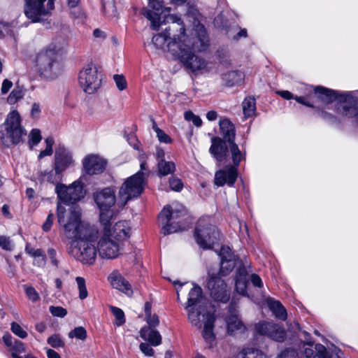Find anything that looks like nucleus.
<instances>
[{
	"instance_id": "nucleus-14",
	"label": "nucleus",
	"mask_w": 358,
	"mask_h": 358,
	"mask_svg": "<svg viewBox=\"0 0 358 358\" xmlns=\"http://www.w3.org/2000/svg\"><path fill=\"white\" fill-rule=\"evenodd\" d=\"M207 287L210 295L215 301L227 303L230 299V291L227 285L220 276L208 272Z\"/></svg>"
},
{
	"instance_id": "nucleus-6",
	"label": "nucleus",
	"mask_w": 358,
	"mask_h": 358,
	"mask_svg": "<svg viewBox=\"0 0 358 358\" xmlns=\"http://www.w3.org/2000/svg\"><path fill=\"white\" fill-rule=\"evenodd\" d=\"M97 231L91 234L90 238H85L80 241H70L67 248L68 254L76 260L86 264H93L96 257L94 243L97 238Z\"/></svg>"
},
{
	"instance_id": "nucleus-62",
	"label": "nucleus",
	"mask_w": 358,
	"mask_h": 358,
	"mask_svg": "<svg viewBox=\"0 0 358 358\" xmlns=\"http://www.w3.org/2000/svg\"><path fill=\"white\" fill-rule=\"evenodd\" d=\"M251 282L252 285L257 287H262L263 286V282L260 277L257 274H252L251 275Z\"/></svg>"
},
{
	"instance_id": "nucleus-46",
	"label": "nucleus",
	"mask_w": 358,
	"mask_h": 358,
	"mask_svg": "<svg viewBox=\"0 0 358 358\" xmlns=\"http://www.w3.org/2000/svg\"><path fill=\"white\" fill-rule=\"evenodd\" d=\"M48 343L54 348H62L64 343L57 334H54L50 336L47 340Z\"/></svg>"
},
{
	"instance_id": "nucleus-44",
	"label": "nucleus",
	"mask_w": 358,
	"mask_h": 358,
	"mask_svg": "<svg viewBox=\"0 0 358 358\" xmlns=\"http://www.w3.org/2000/svg\"><path fill=\"white\" fill-rule=\"evenodd\" d=\"M103 11L108 16H113L115 13V8L113 0H104L102 2Z\"/></svg>"
},
{
	"instance_id": "nucleus-34",
	"label": "nucleus",
	"mask_w": 358,
	"mask_h": 358,
	"mask_svg": "<svg viewBox=\"0 0 358 358\" xmlns=\"http://www.w3.org/2000/svg\"><path fill=\"white\" fill-rule=\"evenodd\" d=\"M243 73L238 71H229L222 76V80L224 85L232 87L239 85L243 82Z\"/></svg>"
},
{
	"instance_id": "nucleus-31",
	"label": "nucleus",
	"mask_w": 358,
	"mask_h": 358,
	"mask_svg": "<svg viewBox=\"0 0 358 358\" xmlns=\"http://www.w3.org/2000/svg\"><path fill=\"white\" fill-rule=\"evenodd\" d=\"M314 91L318 99L326 103H331L338 99L337 93L334 90L317 86L315 87Z\"/></svg>"
},
{
	"instance_id": "nucleus-12",
	"label": "nucleus",
	"mask_w": 358,
	"mask_h": 358,
	"mask_svg": "<svg viewBox=\"0 0 358 358\" xmlns=\"http://www.w3.org/2000/svg\"><path fill=\"white\" fill-rule=\"evenodd\" d=\"M55 192L59 199L57 205L61 206L62 203L69 206L84 197L83 188L79 181H75L69 186L57 183Z\"/></svg>"
},
{
	"instance_id": "nucleus-39",
	"label": "nucleus",
	"mask_w": 358,
	"mask_h": 358,
	"mask_svg": "<svg viewBox=\"0 0 358 358\" xmlns=\"http://www.w3.org/2000/svg\"><path fill=\"white\" fill-rule=\"evenodd\" d=\"M61 173L62 172H57V171L55 169V171L52 170L50 171L42 172L40 175V177L43 181H47L48 182L55 184L61 180Z\"/></svg>"
},
{
	"instance_id": "nucleus-50",
	"label": "nucleus",
	"mask_w": 358,
	"mask_h": 358,
	"mask_svg": "<svg viewBox=\"0 0 358 358\" xmlns=\"http://www.w3.org/2000/svg\"><path fill=\"white\" fill-rule=\"evenodd\" d=\"M68 1V6L71 9H77L78 10V15H76L74 11H71V14L74 16L76 18H80L83 16V13L81 10V9L78 6L80 0H67Z\"/></svg>"
},
{
	"instance_id": "nucleus-36",
	"label": "nucleus",
	"mask_w": 358,
	"mask_h": 358,
	"mask_svg": "<svg viewBox=\"0 0 358 358\" xmlns=\"http://www.w3.org/2000/svg\"><path fill=\"white\" fill-rule=\"evenodd\" d=\"M157 168L159 176H165L175 171L176 165L173 162H167L164 159H161L158 161Z\"/></svg>"
},
{
	"instance_id": "nucleus-23",
	"label": "nucleus",
	"mask_w": 358,
	"mask_h": 358,
	"mask_svg": "<svg viewBox=\"0 0 358 358\" xmlns=\"http://www.w3.org/2000/svg\"><path fill=\"white\" fill-rule=\"evenodd\" d=\"M236 308V303L234 302H231L229 306L230 315L227 320V323L228 333L231 334H234L236 331L241 332L245 329V325L238 317Z\"/></svg>"
},
{
	"instance_id": "nucleus-24",
	"label": "nucleus",
	"mask_w": 358,
	"mask_h": 358,
	"mask_svg": "<svg viewBox=\"0 0 358 358\" xmlns=\"http://www.w3.org/2000/svg\"><path fill=\"white\" fill-rule=\"evenodd\" d=\"M108 280L113 288L120 290L128 296L133 295L131 284L120 273L113 271L108 276Z\"/></svg>"
},
{
	"instance_id": "nucleus-33",
	"label": "nucleus",
	"mask_w": 358,
	"mask_h": 358,
	"mask_svg": "<svg viewBox=\"0 0 358 358\" xmlns=\"http://www.w3.org/2000/svg\"><path fill=\"white\" fill-rule=\"evenodd\" d=\"M266 302L268 308L273 312L275 317L281 320H285L287 319V311L280 301L268 298Z\"/></svg>"
},
{
	"instance_id": "nucleus-27",
	"label": "nucleus",
	"mask_w": 358,
	"mask_h": 358,
	"mask_svg": "<svg viewBox=\"0 0 358 358\" xmlns=\"http://www.w3.org/2000/svg\"><path fill=\"white\" fill-rule=\"evenodd\" d=\"M110 229L112 231L111 238L119 243L130 236L131 225L127 221H119L113 227L110 226Z\"/></svg>"
},
{
	"instance_id": "nucleus-49",
	"label": "nucleus",
	"mask_w": 358,
	"mask_h": 358,
	"mask_svg": "<svg viewBox=\"0 0 358 358\" xmlns=\"http://www.w3.org/2000/svg\"><path fill=\"white\" fill-rule=\"evenodd\" d=\"M29 143L33 146L37 145L41 141V135L39 129H34L29 136Z\"/></svg>"
},
{
	"instance_id": "nucleus-64",
	"label": "nucleus",
	"mask_w": 358,
	"mask_h": 358,
	"mask_svg": "<svg viewBox=\"0 0 358 358\" xmlns=\"http://www.w3.org/2000/svg\"><path fill=\"white\" fill-rule=\"evenodd\" d=\"M278 358H296V352L292 350H286L280 355Z\"/></svg>"
},
{
	"instance_id": "nucleus-35",
	"label": "nucleus",
	"mask_w": 358,
	"mask_h": 358,
	"mask_svg": "<svg viewBox=\"0 0 358 358\" xmlns=\"http://www.w3.org/2000/svg\"><path fill=\"white\" fill-rule=\"evenodd\" d=\"M229 150L231 155V159L233 161L232 166H235L238 169L241 160L245 159V152H241L235 142H232L228 144Z\"/></svg>"
},
{
	"instance_id": "nucleus-38",
	"label": "nucleus",
	"mask_w": 358,
	"mask_h": 358,
	"mask_svg": "<svg viewBox=\"0 0 358 358\" xmlns=\"http://www.w3.org/2000/svg\"><path fill=\"white\" fill-rule=\"evenodd\" d=\"M248 280L245 273H239L236 278V290L241 295H247Z\"/></svg>"
},
{
	"instance_id": "nucleus-45",
	"label": "nucleus",
	"mask_w": 358,
	"mask_h": 358,
	"mask_svg": "<svg viewBox=\"0 0 358 358\" xmlns=\"http://www.w3.org/2000/svg\"><path fill=\"white\" fill-rule=\"evenodd\" d=\"M10 326L12 332L19 338H25L27 336V331L18 323L13 322Z\"/></svg>"
},
{
	"instance_id": "nucleus-1",
	"label": "nucleus",
	"mask_w": 358,
	"mask_h": 358,
	"mask_svg": "<svg viewBox=\"0 0 358 358\" xmlns=\"http://www.w3.org/2000/svg\"><path fill=\"white\" fill-rule=\"evenodd\" d=\"M168 20L171 22L164 31L153 36L152 43L154 46L170 52L192 72L204 69L206 62L195 55L196 52L205 51L209 45L204 26L199 22L194 25L193 36L189 38L186 35L185 25L179 17L171 15Z\"/></svg>"
},
{
	"instance_id": "nucleus-21",
	"label": "nucleus",
	"mask_w": 358,
	"mask_h": 358,
	"mask_svg": "<svg viewBox=\"0 0 358 358\" xmlns=\"http://www.w3.org/2000/svg\"><path fill=\"white\" fill-rule=\"evenodd\" d=\"M73 162L70 152L64 146L59 145L55 153V167L57 172H63Z\"/></svg>"
},
{
	"instance_id": "nucleus-5",
	"label": "nucleus",
	"mask_w": 358,
	"mask_h": 358,
	"mask_svg": "<svg viewBox=\"0 0 358 358\" xmlns=\"http://www.w3.org/2000/svg\"><path fill=\"white\" fill-rule=\"evenodd\" d=\"M208 303L203 296L200 287L194 285L189 292L187 302L185 308L187 310V317L190 323L199 328H201V315L210 313L208 310Z\"/></svg>"
},
{
	"instance_id": "nucleus-18",
	"label": "nucleus",
	"mask_w": 358,
	"mask_h": 358,
	"mask_svg": "<svg viewBox=\"0 0 358 358\" xmlns=\"http://www.w3.org/2000/svg\"><path fill=\"white\" fill-rule=\"evenodd\" d=\"M337 111L339 114L354 117L358 116V99L351 96H346L343 100L340 99L336 104Z\"/></svg>"
},
{
	"instance_id": "nucleus-19",
	"label": "nucleus",
	"mask_w": 358,
	"mask_h": 358,
	"mask_svg": "<svg viewBox=\"0 0 358 358\" xmlns=\"http://www.w3.org/2000/svg\"><path fill=\"white\" fill-rule=\"evenodd\" d=\"M219 255L221 258V262L220 270L217 275H227L234 268L238 259L231 252L229 247H222Z\"/></svg>"
},
{
	"instance_id": "nucleus-60",
	"label": "nucleus",
	"mask_w": 358,
	"mask_h": 358,
	"mask_svg": "<svg viewBox=\"0 0 358 358\" xmlns=\"http://www.w3.org/2000/svg\"><path fill=\"white\" fill-rule=\"evenodd\" d=\"M41 106L38 103H33L31 110V115L33 118H38L41 113Z\"/></svg>"
},
{
	"instance_id": "nucleus-51",
	"label": "nucleus",
	"mask_w": 358,
	"mask_h": 358,
	"mask_svg": "<svg viewBox=\"0 0 358 358\" xmlns=\"http://www.w3.org/2000/svg\"><path fill=\"white\" fill-rule=\"evenodd\" d=\"M0 248L6 251L13 250V244L9 237L0 236Z\"/></svg>"
},
{
	"instance_id": "nucleus-59",
	"label": "nucleus",
	"mask_w": 358,
	"mask_h": 358,
	"mask_svg": "<svg viewBox=\"0 0 358 358\" xmlns=\"http://www.w3.org/2000/svg\"><path fill=\"white\" fill-rule=\"evenodd\" d=\"M48 255L52 264L56 267H59V261L57 259V252L53 248L48 249Z\"/></svg>"
},
{
	"instance_id": "nucleus-42",
	"label": "nucleus",
	"mask_w": 358,
	"mask_h": 358,
	"mask_svg": "<svg viewBox=\"0 0 358 358\" xmlns=\"http://www.w3.org/2000/svg\"><path fill=\"white\" fill-rule=\"evenodd\" d=\"M76 281L79 290V298L81 300L86 299L88 296V292L86 287L85 280L83 277H76Z\"/></svg>"
},
{
	"instance_id": "nucleus-22",
	"label": "nucleus",
	"mask_w": 358,
	"mask_h": 358,
	"mask_svg": "<svg viewBox=\"0 0 358 358\" xmlns=\"http://www.w3.org/2000/svg\"><path fill=\"white\" fill-rule=\"evenodd\" d=\"M106 166V162L97 155H92L86 157L83 161L85 173L89 175L102 173Z\"/></svg>"
},
{
	"instance_id": "nucleus-52",
	"label": "nucleus",
	"mask_w": 358,
	"mask_h": 358,
	"mask_svg": "<svg viewBox=\"0 0 358 358\" xmlns=\"http://www.w3.org/2000/svg\"><path fill=\"white\" fill-rule=\"evenodd\" d=\"M24 291L28 298L35 302L39 299V295L33 287L24 285Z\"/></svg>"
},
{
	"instance_id": "nucleus-2",
	"label": "nucleus",
	"mask_w": 358,
	"mask_h": 358,
	"mask_svg": "<svg viewBox=\"0 0 358 358\" xmlns=\"http://www.w3.org/2000/svg\"><path fill=\"white\" fill-rule=\"evenodd\" d=\"M57 222L64 235L71 241L90 238L91 234L97 231L90 225L82 222L80 209L77 206H69L66 209L59 203L57 205Z\"/></svg>"
},
{
	"instance_id": "nucleus-47",
	"label": "nucleus",
	"mask_w": 358,
	"mask_h": 358,
	"mask_svg": "<svg viewBox=\"0 0 358 358\" xmlns=\"http://www.w3.org/2000/svg\"><path fill=\"white\" fill-rule=\"evenodd\" d=\"M113 80L119 90L122 91L127 88V83L123 75L115 74L113 76Z\"/></svg>"
},
{
	"instance_id": "nucleus-40",
	"label": "nucleus",
	"mask_w": 358,
	"mask_h": 358,
	"mask_svg": "<svg viewBox=\"0 0 358 358\" xmlns=\"http://www.w3.org/2000/svg\"><path fill=\"white\" fill-rule=\"evenodd\" d=\"M239 358H266L263 352L257 349L246 348L239 354Z\"/></svg>"
},
{
	"instance_id": "nucleus-9",
	"label": "nucleus",
	"mask_w": 358,
	"mask_h": 358,
	"mask_svg": "<svg viewBox=\"0 0 358 358\" xmlns=\"http://www.w3.org/2000/svg\"><path fill=\"white\" fill-rule=\"evenodd\" d=\"M144 184V173L141 171L129 178L120 189L118 205L123 207L129 200L139 196L143 191Z\"/></svg>"
},
{
	"instance_id": "nucleus-48",
	"label": "nucleus",
	"mask_w": 358,
	"mask_h": 358,
	"mask_svg": "<svg viewBox=\"0 0 358 358\" xmlns=\"http://www.w3.org/2000/svg\"><path fill=\"white\" fill-rule=\"evenodd\" d=\"M23 96V92L20 89H14L8 97V102L10 104L15 103Z\"/></svg>"
},
{
	"instance_id": "nucleus-13",
	"label": "nucleus",
	"mask_w": 358,
	"mask_h": 358,
	"mask_svg": "<svg viewBox=\"0 0 358 358\" xmlns=\"http://www.w3.org/2000/svg\"><path fill=\"white\" fill-rule=\"evenodd\" d=\"M101 226L103 227V235L99 239L97 246L99 255L103 258H115L119 255L120 243L111 238L110 224Z\"/></svg>"
},
{
	"instance_id": "nucleus-63",
	"label": "nucleus",
	"mask_w": 358,
	"mask_h": 358,
	"mask_svg": "<svg viewBox=\"0 0 358 358\" xmlns=\"http://www.w3.org/2000/svg\"><path fill=\"white\" fill-rule=\"evenodd\" d=\"M12 86H13V83L11 81H10L7 79L4 80L2 83V86H1V93L3 94H6L9 91V90L11 88Z\"/></svg>"
},
{
	"instance_id": "nucleus-43",
	"label": "nucleus",
	"mask_w": 358,
	"mask_h": 358,
	"mask_svg": "<svg viewBox=\"0 0 358 358\" xmlns=\"http://www.w3.org/2000/svg\"><path fill=\"white\" fill-rule=\"evenodd\" d=\"M70 338H76L80 340H85L87 337V331L83 327H76L69 333Z\"/></svg>"
},
{
	"instance_id": "nucleus-30",
	"label": "nucleus",
	"mask_w": 358,
	"mask_h": 358,
	"mask_svg": "<svg viewBox=\"0 0 358 358\" xmlns=\"http://www.w3.org/2000/svg\"><path fill=\"white\" fill-rule=\"evenodd\" d=\"M141 337L148 341L152 345L157 346L162 343V336L159 331L150 327H144L140 331Z\"/></svg>"
},
{
	"instance_id": "nucleus-53",
	"label": "nucleus",
	"mask_w": 358,
	"mask_h": 358,
	"mask_svg": "<svg viewBox=\"0 0 358 358\" xmlns=\"http://www.w3.org/2000/svg\"><path fill=\"white\" fill-rule=\"evenodd\" d=\"M185 118L188 121H192L196 127H200L202 124L201 118L194 115L192 111H187L185 113Z\"/></svg>"
},
{
	"instance_id": "nucleus-10",
	"label": "nucleus",
	"mask_w": 358,
	"mask_h": 358,
	"mask_svg": "<svg viewBox=\"0 0 358 358\" xmlns=\"http://www.w3.org/2000/svg\"><path fill=\"white\" fill-rule=\"evenodd\" d=\"M78 80L83 91L91 94L96 92L101 86V75L99 73L97 66L90 64L80 71Z\"/></svg>"
},
{
	"instance_id": "nucleus-57",
	"label": "nucleus",
	"mask_w": 358,
	"mask_h": 358,
	"mask_svg": "<svg viewBox=\"0 0 358 358\" xmlns=\"http://www.w3.org/2000/svg\"><path fill=\"white\" fill-rule=\"evenodd\" d=\"M54 220H55L54 214L52 213H49V215H48V217L46 218L45 222L43 223V224L42 226V229L44 231H48L50 230V229L52 226Z\"/></svg>"
},
{
	"instance_id": "nucleus-25",
	"label": "nucleus",
	"mask_w": 358,
	"mask_h": 358,
	"mask_svg": "<svg viewBox=\"0 0 358 358\" xmlns=\"http://www.w3.org/2000/svg\"><path fill=\"white\" fill-rule=\"evenodd\" d=\"M201 326L203 325L202 335L206 342L211 344L215 340L213 327L215 316L213 313H206L201 315Z\"/></svg>"
},
{
	"instance_id": "nucleus-54",
	"label": "nucleus",
	"mask_w": 358,
	"mask_h": 358,
	"mask_svg": "<svg viewBox=\"0 0 358 358\" xmlns=\"http://www.w3.org/2000/svg\"><path fill=\"white\" fill-rule=\"evenodd\" d=\"M50 312L55 317H64L67 314V310L61 306H50Z\"/></svg>"
},
{
	"instance_id": "nucleus-37",
	"label": "nucleus",
	"mask_w": 358,
	"mask_h": 358,
	"mask_svg": "<svg viewBox=\"0 0 358 358\" xmlns=\"http://www.w3.org/2000/svg\"><path fill=\"white\" fill-rule=\"evenodd\" d=\"M243 110L245 117H252L256 111V102L252 96L246 97L242 103Z\"/></svg>"
},
{
	"instance_id": "nucleus-7",
	"label": "nucleus",
	"mask_w": 358,
	"mask_h": 358,
	"mask_svg": "<svg viewBox=\"0 0 358 358\" xmlns=\"http://www.w3.org/2000/svg\"><path fill=\"white\" fill-rule=\"evenodd\" d=\"M94 199L100 210L101 225L110 224V220H113L115 216L112 209L116 202L115 190L110 187L103 188L94 194Z\"/></svg>"
},
{
	"instance_id": "nucleus-41",
	"label": "nucleus",
	"mask_w": 358,
	"mask_h": 358,
	"mask_svg": "<svg viewBox=\"0 0 358 358\" xmlns=\"http://www.w3.org/2000/svg\"><path fill=\"white\" fill-rule=\"evenodd\" d=\"M110 309L115 318V324L120 327L124 324L125 318L123 310L115 306H110Z\"/></svg>"
},
{
	"instance_id": "nucleus-32",
	"label": "nucleus",
	"mask_w": 358,
	"mask_h": 358,
	"mask_svg": "<svg viewBox=\"0 0 358 358\" xmlns=\"http://www.w3.org/2000/svg\"><path fill=\"white\" fill-rule=\"evenodd\" d=\"M313 350L310 348H306L304 355L306 358H332L331 355L322 344H317Z\"/></svg>"
},
{
	"instance_id": "nucleus-4",
	"label": "nucleus",
	"mask_w": 358,
	"mask_h": 358,
	"mask_svg": "<svg viewBox=\"0 0 358 358\" xmlns=\"http://www.w3.org/2000/svg\"><path fill=\"white\" fill-rule=\"evenodd\" d=\"M27 135L17 110L10 112L0 129V145L9 148L19 144Z\"/></svg>"
},
{
	"instance_id": "nucleus-61",
	"label": "nucleus",
	"mask_w": 358,
	"mask_h": 358,
	"mask_svg": "<svg viewBox=\"0 0 358 358\" xmlns=\"http://www.w3.org/2000/svg\"><path fill=\"white\" fill-rule=\"evenodd\" d=\"M147 322L150 327H156L159 324V318L157 315H151L150 314L147 315Z\"/></svg>"
},
{
	"instance_id": "nucleus-20",
	"label": "nucleus",
	"mask_w": 358,
	"mask_h": 358,
	"mask_svg": "<svg viewBox=\"0 0 358 358\" xmlns=\"http://www.w3.org/2000/svg\"><path fill=\"white\" fill-rule=\"evenodd\" d=\"M149 6H150L153 10H151L147 8H143L141 13L148 20H149L151 22V27L157 30L159 27V11L162 9V0H148Z\"/></svg>"
},
{
	"instance_id": "nucleus-11",
	"label": "nucleus",
	"mask_w": 358,
	"mask_h": 358,
	"mask_svg": "<svg viewBox=\"0 0 358 358\" xmlns=\"http://www.w3.org/2000/svg\"><path fill=\"white\" fill-rule=\"evenodd\" d=\"M185 215L184 210L171 209L169 206H164L159 214V219L163 225L162 233L164 235H168L185 229V227L181 226L179 222H175L176 220Z\"/></svg>"
},
{
	"instance_id": "nucleus-58",
	"label": "nucleus",
	"mask_w": 358,
	"mask_h": 358,
	"mask_svg": "<svg viewBox=\"0 0 358 358\" xmlns=\"http://www.w3.org/2000/svg\"><path fill=\"white\" fill-rule=\"evenodd\" d=\"M140 350L146 356L152 357L154 355V350L148 343H141L140 344Z\"/></svg>"
},
{
	"instance_id": "nucleus-17",
	"label": "nucleus",
	"mask_w": 358,
	"mask_h": 358,
	"mask_svg": "<svg viewBox=\"0 0 358 358\" xmlns=\"http://www.w3.org/2000/svg\"><path fill=\"white\" fill-rule=\"evenodd\" d=\"M238 178V169L232 166H227L215 173L214 183L217 187L227 184L232 187Z\"/></svg>"
},
{
	"instance_id": "nucleus-26",
	"label": "nucleus",
	"mask_w": 358,
	"mask_h": 358,
	"mask_svg": "<svg viewBox=\"0 0 358 358\" xmlns=\"http://www.w3.org/2000/svg\"><path fill=\"white\" fill-rule=\"evenodd\" d=\"M211 143L212 145L209 149L210 153L217 162H223L228 152V148L226 144L227 142L219 137H214L211 139Z\"/></svg>"
},
{
	"instance_id": "nucleus-16",
	"label": "nucleus",
	"mask_w": 358,
	"mask_h": 358,
	"mask_svg": "<svg viewBox=\"0 0 358 358\" xmlns=\"http://www.w3.org/2000/svg\"><path fill=\"white\" fill-rule=\"evenodd\" d=\"M46 0H24V14L32 22H38L42 16L48 15V5H44Z\"/></svg>"
},
{
	"instance_id": "nucleus-28",
	"label": "nucleus",
	"mask_w": 358,
	"mask_h": 358,
	"mask_svg": "<svg viewBox=\"0 0 358 358\" xmlns=\"http://www.w3.org/2000/svg\"><path fill=\"white\" fill-rule=\"evenodd\" d=\"M3 341L5 345L8 348V350L11 352L13 358L21 357L18 354L26 351L25 345L22 341L17 340L8 334L3 336Z\"/></svg>"
},
{
	"instance_id": "nucleus-3",
	"label": "nucleus",
	"mask_w": 358,
	"mask_h": 358,
	"mask_svg": "<svg viewBox=\"0 0 358 358\" xmlns=\"http://www.w3.org/2000/svg\"><path fill=\"white\" fill-rule=\"evenodd\" d=\"M36 66L40 76L46 79H54L62 71V64L59 50L49 46L36 56Z\"/></svg>"
},
{
	"instance_id": "nucleus-15",
	"label": "nucleus",
	"mask_w": 358,
	"mask_h": 358,
	"mask_svg": "<svg viewBox=\"0 0 358 358\" xmlns=\"http://www.w3.org/2000/svg\"><path fill=\"white\" fill-rule=\"evenodd\" d=\"M257 334L266 336L278 342H282L286 338L285 330L279 324L273 322H259L255 324Z\"/></svg>"
},
{
	"instance_id": "nucleus-8",
	"label": "nucleus",
	"mask_w": 358,
	"mask_h": 358,
	"mask_svg": "<svg viewBox=\"0 0 358 358\" xmlns=\"http://www.w3.org/2000/svg\"><path fill=\"white\" fill-rule=\"evenodd\" d=\"M220 233L210 222V217L201 218L195 229L194 237L197 244L203 249H211L219 240Z\"/></svg>"
},
{
	"instance_id": "nucleus-29",
	"label": "nucleus",
	"mask_w": 358,
	"mask_h": 358,
	"mask_svg": "<svg viewBox=\"0 0 358 358\" xmlns=\"http://www.w3.org/2000/svg\"><path fill=\"white\" fill-rule=\"evenodd\" d=\"M219 124L222 140L228 144L234 142L236 135L234 125L228 119L220 120Z\"/></svg>"
},
{
	"instance_id": "nucleus-55",
	"label": "nucleus",
	"mask_w": 358,
	"mask_h": 358,
	"mask_svg": "<svg viewBox=\"0 0 358 358\" xmlns=\"http://www.w3.org/2000/svg\"><path fill=\"white\" fill-rule=\"evenodd\" d=\"M169 185L172 190L179 192L182 188V183L178 178H171L169 180Z\"/></svg>"
},
{
	"instance_id": "nucleus-56",
	"label": "nucleus",
	"mask_w": 358,
	"mask_h": 358,
	"mask_svg": "<svg viewBox=\"0 0 358 358\" xmlns=\"http://www.w3.org/2000/svg\"><path fill=\"white\" fill-rule=\"evenodd\" d=\"M156 136L159 142L161 143L166 144H169L172 143L171 138L168 134H166L162 129H158Z\"/></svg>"
}]
</instances>
